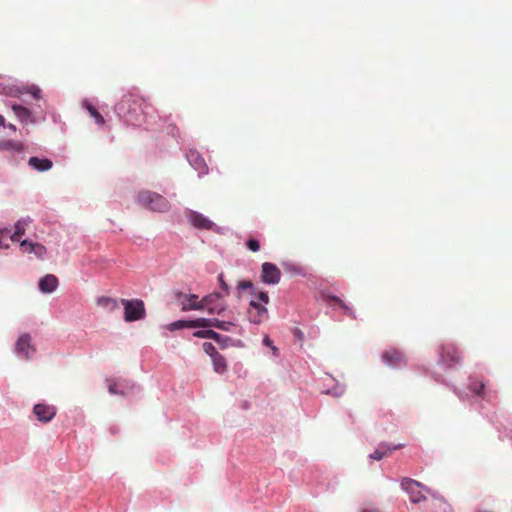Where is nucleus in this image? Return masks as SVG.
I'll return each mask as SVG.
<instances>
[{"instance_id":"nucleus-1","label":"nucleus","mask_w":512,"mask_h":512,"mask_svg":"<svg viewBox=\"0 0 512 512\" xmlns=\"http://www.w3.org/2000/svg\"><path fill=\"white\" fill-rule=\"evenodd\" d=\"M142 99L133 93L124 94L116 104L115 111L127 125L139 126L142 116Z\"/></svg>"},{"instance_id":"nucleus-2","label":"nucleus","mask_w":512,"mask_h":512,"mask_svg":"<svg viewBox=\"0 0 512 512\" xmlns=\"http://www.w3.org/2000/svg\"><path fill=\"white\" fill-rule=\"evenodd\" d=\"M267 292H258L249 303L248 319L251 323L261 324L268 319V310L266 305L269 303Z\"/></svg>"},{"instance_id":"nucleus-3","label":"nucleus","mask_w":512,"mask_h":512,"mask_svg":"<svg viewBox=\"0 0 512 512\" xmlns=\"http://www.w3.org/2000/svg\"><path fill=\"white\" fill-rule=\"evenodd\" d=\"M137 202L144 208L155 212H165L169 209V202L162 195L152 191H141L137 195Z\"/></svg>"},{"instance_id":"nucleus-4","label":"nucleus","mask_w":512,"mask_h":512,"mask_svg":"<svg viewBox=\"0 0 512 512\" xmlns=\"http://www.w3.org/2000/svg\"><path fill=\"white\" fill-rule=\"evenodd\" d=\"M121 304L124 306V319L126 322H133L145 317L144 302L139 299H121Z\"/></svg>"},{"instance_id":"nucleus-5","label":"nucleus","mask_w":512,"mask_h":512,"mask_svg":"<svg viewBox=\"0 0 512 512\" xmlns=\"http://www.w3.org/2000/svg\"><path fill=\"white\" fill-rule=\"evenodd\" d=\"M261 281L265 284H278L281 279L279 268L270 262H265L261 266Z\"/></svg>"},{"instance_id":"nucleus-6","label":"nucleus","mask_w":512,"mask_h":512,"mask_svg":"<svg viewBox=\"0 0 512 512\" xmlns=\"http://www.w3.org/2000/svg\"><path fill=\"white\" fill-rule=\"evenodd\" d=\"M35 351L29 334H23L18 338L15 344V352L19 357L29 359L34 355Z\"/></svg>"},{"instance_id":"nucleus-7","label":"nucleus","mask_w":512,"mask_h":512,"mask_svg":"<svg viewBox=\"0 0 512 512\" xmlns=\"http://www.w3.org/2000/svg\"><path fill=\"white\" fill-rule=\"evenodd\" d=\"M421 484L411 478H404L401 481V488L409 494V498L413 503H419L425 500V496L420 490Z\"/></svg>"},{"instance_id":"nucleus-8","label":"nucleus","mask_w":512,"mask_h":512,"mask_svg":"<svg viewBox=\"0 0 512 512\" xmlns=\"http://www.w3.org/2000/svg\"><path fill=\"white\" fill-rule=\"evenodd\" d=\"M175 299L181 302V309L183 311L203 309V305H201V300H198V296L195 294H184L181 291H176Z\"/></svg>"},{"instance_id":"nucleus-9","label":"nucleus","mask_w":512,"mask_h":512,"mask_svg":"<svg viewBox=\"0 0 512 512\" xmlns=\"http://www.w3.org/2000/svg\"><path fill=\"white\" fill-rule=\"evenodd\" d=\"M185 214L188 222L194 228L212 230L215 226L210 219L197 211L187 210Z\"/></svg>"},{"instance_id":"nucleus-10","label":"nucleus","mask_w":512,"mask_h":512,"mask_svg":"<svg viewBox=\"0 0 512 512\" xmlns=\"http://www.w3.org/2000/svg\"><path fill=\"white\" fill-rule=\"evenodd\" d=\"M440 358L442 363L446 364L447 366H452L453 364L460 361L461 356L458 349L454 345L447 344L442 346Z\"/></svg>"},{"instance_id":"nucleus-11","label":"nucleus","mask_w":512,"mask_h":512,"mask_svg":"<svg viewBox=\"0 0 512 512\" xmlns=\"http://www.w3.org/2000/svg\"><path fill=\"white\" fill-rule=\"evenodd\" d=\"M224 295L218 292H213L209 295L204 296L201 299V305H203V309L208 307V312L210 314H220L225 310L224 305H213L217 300L222 299Z\"/></svg>"},{"instance_id":"nucleus-12","label":"nucleus","mask_w":512,"mask_h":512,"mask_svg":"<svg viewBox=\"0 0 512 512\" xmlns=\"http://www.w3.org/2000/svg\"><path fill=\"white\" fill-rule=\"evenodd\" d=\"M383 362L390 367H400L406 364L404 354L397 349H389L382 354Z\"/></svg>"},{"instance_id":"nucleus-13","label":"nucleus","mask_w":512,"mask_h":512,"mask_svg":"<svg viewBox=\"0 0 512 512\" xmlns=\"http://www.w3.org/2000/svg\"><path fill=\"white\" fill-rule=\"evenodd\" d=\"M33 412L37 419L41 422L51 421L56 414L55 408L47 404H36L34 406Z\"/></svg>"},{"instance_id":"nucleus-14","label":"nucleus","mask_w":512,"mask_h":512,"mask_svg":"<svg viewBox=\"0 0 512 512\" xmlns=\"http://www.w3.org/2000/svg\"><path fill=\"white\" fill-rule=\"evenodd\" d=\"M21 249L24 253H33L37 258L43 259L47 250L46 247L40 243L30 242L23 240L20 242Z\"/></svg>"},{"instance_id":"nucleus-15","label":"nucleus","mask_w":512,"mask_h":512,"mask_svg":"<svg viewBox=\"0 0 512 512\" xmlns=\"http://www.w3.org/2000/svg\"><path fill=\"white\" fill-rule=\"evenodd\" d=\"M207 324L204 318H197L195 320H178L168 325L170 331H174L182 328H200L202 325Z\"/></svg>"},{"instance_id":"nucleus-16","label":"nucleus","mask_w":512,"mask_h":512,"mask_svg":"<svg viewBox=\"0 0 512 512\" xmlns=\"http://www.w3.org/2000/svg\"><path fill=\"white\" fill-rule=\"evenodd\" d=\"M58 287V278L55 275L48 274L40 279L39 289L43 293H51Z\"/></svg>"},{"instance_id":"nucleus-17","label":"nucleus","mask_w":512,"mask_h":512,"mask_svg":"<svg viewBox=\"0 0 512 512\" xmlns=\"http://www.w3.org/2000/svg\"><path fill=\"white\" fill-rule=\"evenodd\" d=\"M188 161L191 163V165L200 173L205 174L208 171L207 165L204 161V159L196 152V151H190L187 154Z\"/></svg>"},{"instance_id":"nucleus-18","label":"nucleus","mask_w":512,"mask_h":512,"mask_svg":"<svg viewBox=\"0 0 512 512\" xmlns=\"http://www.w3.org/2000/svg\"><path fill=\"white\" fill-rule=\"evenodd\" d=\"M405 446V444H398L395 446H390L387 444H381L379 448H377L372 454H370V458L374 460H381L383 457L387 456L388 453L401 449Z\"/></svg>"},{"instance_id":"nucleus-19","label":"nucleus","mask_w":512,"mask_h":512,"mask_svg":"<svg viewBox=\"0 0 512 512\" xmlns=\"http://www.w3.org/2000/svg\"><path fill=\"white\" fill-rule=\"evenodd\" d=\"M28 164L35 170L39 172L48 171L52 168L53 163L51 160L44 158L40 159L38 157H31L28 161Z\"/></svg>"},{"instance_id":"nucleus-20","label":"nucleus","mask_w":512,"mask_h":512,"mask_svg":"<svg viewBox=\"0 0 512 512\" xmlns=\"http://www.w3.org/2000/svg\"><path fill=\"white\" fill-rule=\"evenodd\" d=\"M30 222H31L30 218H25V219H21V220L17 221L15 224V231L10 236L11 240L12 241H20L21 236L24 235V233L26 231V227L29 225Z\"/></svg>"},{"instance_id":"nucleus-21","label":"nucleus","mask_w":512,"mask_h":512,"mask_svg":"<svg viewBox=\"0 0 512 512\" xmlns=\"http://www.w3.org/2000/svg\"><path fill=\"white\" fill-rule=\"evenodd\" d=\"M205 322L207 324L202 325L201 328H208V327H215L217 329L223 330V331H230L231 327L234 326L232 322L228 321H220L218 319H207L204 318Z\"/></svg>"},{"instance_id":"nucleus-22","label":"nucleus","mask_w":512,"mask_h":512,"mask_svg":"<svg viewBox=\"0 0 512 512\" xmlns=\"http://www.w3.org/2000/svg\"><path fill=\"white\" fill-rule=\"evenodd\" d=\"M97 305L108 311H114L118 308V301L117 299L103 296L97 299Z\"/></svg>"},{"instance_id":"nucleus-23","label":"nucleus","mask_w":512,"mask_h":512,"mask_svg":"<svg viewBox=\"0 0 512 512\" xmlns=\"http://www.w3.org/2000/svg\"><path fill=\"white\" fill-rule=\"evenodd\" d=\"M194 337L197 338H206V339H212L216 342H219L221 340V335L214 330L207 329V330H198L193 333Z\"/></svg>"},{"instance_id":"nucleus-24","label":"nucleus","mask_w":512,"mask_h":512,"mask_svg":"<svg viewBox=\"0 0 512 512\" xmlns=\"http://www.w3.org/2000/svg\"><path fill=\"white\" fill-rule=\"evenodd\" d=\"M214 371L223 374L227 370V364L225 358L219 353L212 358Z\"/></svg>"},{"instance_id":"nucleus-25","label":"nucleus","mask_w":512,"mask_h":512,"mask_svg":"<svg viewBox=\"0 0 512 512\" xmlns=\"http://www.w3.org/2000/svg\"><path fill=\"white\" fill-rule=\"evenodd\" d=\"M12 110L14 112V115L21 121V122H27V120L30 117V111L26 107H23L21 105H12Z\"/></svg>"},{"instance_id":"nucleus-26","label":"nucleus","mask_w":512,"mask_h":512,"mask_svg":"<svg viewBox=\"0 0 512 512\" xmlns=\"http://www.w3.org/2000/svg\"><path fill=\"white\" fill-rule=\"evenodd\" d=\"M85 107L87 111L89 112L90 116L94 118L97 124L104 125L105 120L104 117L98 112V110L91 104L86 103Z\"/></svg>"},{"instance_id":"nucleus-27","label":"nucleus","mask_w":512,"mask_h":512,"mask_svg":"<svg viewBox=\"0 0 512 512\" xmlns=\"http://www.w3.org/2000/svg\"><path fill=\"white\" fill-rule=\"evenodd\" d=\"M469 389L476 395L485 398V384L479 381H472Z\"/></svg>"},{"instance_id":"nucleus-28","label":"nucleus","mask_w":512,"mask_h":512,"mask_svg":"<svg viewBox=\"0 0 512 512\" xmlns=\"http://www.w3.org/2000/svg\"><path fill=\"white\" fill-rule=\"evenodd\" d=\"M22 144L20 142H13V141H2V149H13L15 151H22Z\"/></svg>"},{"instance_id":"nucleus-29","label":"nucleus","mask_w":512,"mask_h":512,"mask_svg":"<svg viewBox=\"0 0 512 512\" xmlns=\"http://www.w3.org/2000/svg\"><path fill=\"white\" fill-rule=\"evenodd\" d=\"M203 349L204 351L211 356V358L215 357L216 355L219 354V352L217 351V349L215 348V346L212 344V343H209V342H205L203 344Z\"/></svg>"},{"instance_id":"nucleus-30","label":"nucleus","mask_w":512,"mask_h":512,"mask_svg":"<svg viewBox=\"0 0 512 512\" xmlns=\"http://www.w3.org/2000/svg\"><path fill=\"white\" fill-rule=\"evenodd\" d=\"M246 245L252 252H257L260 249V244L256 239H249Z\"/></svg>"},{"instance_id":"nucleus-31","label":"nucleus","mask_w":512,"mask_h":512,"mask_svg":"<svg viewBox=\"0 0 512 512\" xmlns=\"http://www.w3.org/2000/svg\"><path fill=\"white\" fill-rule=\"evenodd\" d=\"M218 281L220 283V286L222 288V290L224 291V296H227L229 294V286L228 284L224 281V275L223 273H220L218 275Z\"/></svg>"},{"instance_id":"nucleus-32","label":"nucleus","mask_w":512,"mask_h":512,"mask_svg":"<svg viewBox=\"0 0 512 512\" xmlns=\"http://www.w3.org/2000/svg\"><path fill=\"white\" fill-rule=\"evenodd\" d=\"M333 300L343 309H345V312L348 314V315H352V311L351 309L345 305V303L338 297H333Z\"/></svg>"},{"instance_id":"nucleus-33","label":"nucleus","mask_w":512,"mask_h":512,"mask_svg":"<svg viewBox=\"0 0 512 512\" xmlns=\"http://www.w3.org/2000/svg\"><path fill=\"white\" fill-rule=\"evenodd\" d=\"M238 288L241 290L245 289H253V283L251 281H239L238 282Z\"/></svg>"},{"instance_id":"nucleus-34","label":"nucleus","mask_w":512,"mask_h":512,"mask_svg":"<svg viewBox=\"0 0 512 512\" xmlns=\"http://www.w3.org/2000/svg\"><path fill=\"white\" fill-rule=\"evenodd\" d=\"M263 343L266 345V346H269L272 348L273 350V353L276 354V352L278 351V349L272 345V340L268 337V336H265L264 339H263Z\"/></svg>"},{"instance_id":"nucleus-35","label":"nucleus","mask_w":512,"mask_h":512,"mask_svg":"<svg viewBox=\"0 0 512 512\" xmlns=\"http://www.w3.org/2000/svg\"><path fill=\"white\" fill-rule=\"evenodd\" d=\"M31 93L33 94V96L37 99L40 98V89L39 88H33V90L31 91Z\"/></svg>"},{"instance_id":"nucleus-36","label":"nucleus","mask_w":512,"mask_h":512,"mask_svg":"<svg viewBox=\"0 0 512 512\" xmlns=\"http://www.w3.org/2000/svg\"><path fill=\"white\" fill-rule=\"evenodd\" d=\"M109 392L111 394H117L118 393L117 390H116V385L115 384L109 385Z\"/></svg>"},{"instance_id":"nucleus-37","label":"nucleus","mask_w":512,"mask_h":512,"mask_svg":"<svg viewBox=\"0 0 512 512\" xmlns=\"http://www.w3.org/2000/svg\"><path fill=\"white\" fill-rule=\"evenodd\" d=\"M295 334H296L300 339L302 338V332H301L299 329H297V330H296V333H295Z\"/></svg>"},{"instance_id":"nucleus-38","label":"nucleus","mask_w":512,"mask_h":512,"mask_svg":"<svg viewBox=\"0 0 512 512\" xmlns=\"http://www.w3.org/2000/svg\"><path fill=\"white\" fill-rule=\"evenodd\" d=\"M1 123H2V128H6L5 119L3 117H2Z\"/></svg>"},{"instance_id":"nucleus-39","label":"nucleus","mask_w":512,"mask_h":512,"mask_svg":"<svg viewBox=\"0 0 512 512\" xmlns=\"http://www.w3.org/2000/svg\"><path fill=\"white\" fill-rule=\"evenodd\" d=\"M8 127H9L10 129H12V130H15V129H16V128H15V126H14L13 124H9V125H8Z\"/></svg>"},{"instance_id":"nucleus-40","label":"nucleus","mask_w":512,"mask_h":512,"mask_svg":"<svg viewBox=\"0 0 512 512\" xmlns=\"http://www.w3.org/2000/svg\"><path fill=\"white\" fill-rule=\"evenodd\" d=\"M4 233H5V230L2 229V231H1L2 237L4 236Z\"/></svg>"}]
</instances>
